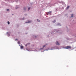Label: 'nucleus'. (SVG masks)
I'll use <instances>...</instances> for the list:
<instances>
[{"instance_id":"1","label":"nucleus","mask_w":76,"mask_h":76,"mask_svg":"<svg viewBox=\"0 0 76 76\" xmlns=\"http://www.w3.org/2000/svg\"><path fill=\"white\" fill-rule=\"evenodd\" d=\"M65 48L66 49H69V48H71V47L70 46H67Z\"/></svg>"},{"instance_id":"2","label":"nucleus","mask_w":76,"mask_h":76,"mask_svg":"<svg viewBox=\"0 0 76 76\" xmlns=\"http://www.w3.org/2000/svg\"><path fill=\"white\" fill-rule=\"evenodd\" d=\"M56 44L58 45H60V44L59 43L58 41H56Z\"/></svg>"},{"instance_id":"3","label":"nucleus","mask_w":76,"mask_h":76,"mask_svg":"<svg viewBox=\"0 0 76 76\" xmlns=\"http://www.w3.org/2000/svg\"><path fill=\"white\" fill-rule=\"evenodd\" d=\"M52 11H49L47 13H48V14H50L51 13H52Z\"/></svg>"},{"instance_id":"4","label":"nucleus","mask_w":76,"mask_h":76,"mask_svg":"<svg viewBox=\"0 0 76 76\" xmlns=\"http://www.w3.org/2000/svg\"><path fill=\"white\" fill-rule=\"evenodd\" d=\"M21 48L22 49H23V46H21Z\"/></svg>"},{"instance_id":"5","label":"nucleus","mask_w":76,"mask_h":76,"mask_svg":"<svg viewBox=\"0 0 76 76\" xmlns=\"http://www.w3.org/2000/svg\"><path fill=\"white\" fill-rule=\"evenodd\" d=\"M52 22H53V23H55V22H56V20H54V21H53Z\"/></svg>"},{"instance_id":"6","label":"nucleus","mask_w":76,"mask_h":76,"mask_svg":"<svg viewBox=\"0 0 76 76\" xmlns=\"http://www.w3.org/2000/svg\"><path fill=\"white\" fill-rule=\"evenodd\" d=\"M23 9L24 10H26V7H24L23 8Z\"/></svg>"},{"instance_id":"7","label":"nucleus","mask_w":76,"mask_h":76,"mask_svg":"<svg viewBox=\"0 0 76 76\" xmlns=\"http://www.w3.org/2000/svg\"><path fill=\"white\" fill-rule=\"evenodd\" d=\"M71 17H73L74 16V14H72V15H71Z\"/></svg>"},{"instance_id":"8","label":"nucleus","mask_w":76,"mask_h":76,"mask_svg":"<svg viewBox=\"0 0 76 76\" xmlns=\"http://www.w3.org/2000/svg\"><path fill=\"white\" fill-rule=\"evenodd\" d=\"M31 22V21H28V22H26V23H30Z\"/></svg>"},{"instance_id":"9","label":"nucleus","mask_w":76,"mask_h":76,"mask_svg":"<svg viewBox=\"0 0 76 76\" xmlns=\"http://www.w3.org/2000/svg\"><path fill=\"white\" fill-rule=\"evenodd\" d=\"M69 7V6L67 7H66V9H68Z\"/></svg>"},{"instance_id":"10","label":"nucleus","mask_w":76,"mask_h":76,"mask_svg":"<svg viewBox=\"0 0 76 76\" xmlns=\"http://www.w3.org/2000/svg\"><path fill=\"white\" fill-rule=\"evenodd\" d=\"M20 41H19L18 42V44H20Z\"/></svg>"},{"instance_id":"11","label":"nucleus","mask_w":76,"mask_h":76,"mask_svg":"<svg viewBox=\"0 0 76 76\" xmlns=\"http://www.w3.org/2000/svg\"><path fill=\"white\" fill-rule=\"evenodd\" d=\"M37 21L39 22H40V20H39L38 19H37Z\"/></svg>"},{"instance_id":"12","label":"nucleus","mask_w":76,"mask_h":76,"mask_svg":"<svg viewBox=\"0 0 76 76\" xmlns=\"http://www.w3.org/2000/svg\"><path fill=\"white\" fill-rule=\"evenodd\" d=\"M30 7H28V10H30Z\"/></svg>"},{"instance_id":"13","label":"nucleus","mask_w":76,"mask_h":76,"mask_svg":"<svg viewBox=\"0 0 76 76\" xmlns=\"http://www.w3.org/2000/svg\"><path fill=\"white\" fill-rule=\"evenodd\" d=\"M8 24H10V23L9 21H8Z\"/></svg>"},{"instance_id":"14","label":"nucleus","mask_w":76,"mask_h":76,"mask_svg":"<svg viewBox=\"0 0 76 76\" xmlns=\"http://www.w3.org/2000/svg\"><path fill=\"white\" fill-rule=\"evenodd\" d=\"M46 46V45H45L43 46V47H45Z\"/></svg>"},{"instance_id":"15","label":"nucleus","mask_w":76,"mask_h":76,"mask_svg":"<svg viewBox=\"0 0 76 76\" xmlns=\"http://www.w3.org/2000/svg\"><path fill=\"white\" fill-rule=\"evenodd\" d=\"M25 46H26V47H27V44Z\"/></svg>"},{"instance_id":"16","label":"nucleus","mask_w":76,"mask_h":76,"mask_svg":"<svg viewBox=\"0 0 76 76\" xmlns=\"http://www.w3.org/2000/svg\"><path fill=\"white\" fill-rule=\"evenodd\" d=\"M9 9H7V11H9Z\"/></svg>"},{"instance_id":"17","label":"nucleus","mask_w":76,"mask_h":76,"mask_svg":"<svg viewBox=\"0 0 76 76\" xmlns=\"http://www.w3.org/2000/svg\"><path fill=\"white\" fill-rule=\"evenodd\" d=\"M24 18H23V19H22V20H24Z\"/></svg>"},{"instance_id":"18","label":"nucleus","mask_w":76,"mask_h":76,"mask_svg":"<svg viewBox=\"0 0 76 76\" xmlns=\"http://www.w3.org/2000/svg\"><path fill=\"white\" fill-rule=\"evenodd\" d=\"M17 39H15V41H17Z\"/></svg>"},{"instance_id":"19","label":"nucleus","mask_w":76,"mask_h":76,"mask_svg":"<svg viewBox=\"0 0 76 76\" xmlns=\"http://www.w3.org/2000/svg\"><path fill=\"white\" fill-rule=\"evenodd\" d=\"M16 9H17V7H16Z\"/></svg>"},{"instance_id":"20","label":"nucleus","mask_w":76,"mask_h":76,"mask_svg":"<svg viewBox=\"0 0 76 76\" xmlns=\"http://www.w3.org/2000/svg\"><path fill=\"white\" fill-rule=\"evenodd\" d=\"M12 15H13V14H12Z\"/></svg>"}]
</instances>
